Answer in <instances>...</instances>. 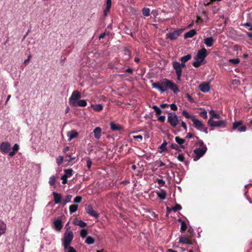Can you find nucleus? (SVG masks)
<instances>
[{
    "mask_svg": "<svg viewBox=\"0 0 252 252\" xmlns=\"http://www.w3.org/2000/svg\"><path fill=\"white\" fill-rule=\"evenodd\" d=\"M193 126L198 130L200 131L204 126L201 120L196 119L195 117L192 121Z\"/></svg>",
    "mask_w": 252,
    "mask_h": 252,
    "instance_id": "9b49d317",
    "label": "nucleus"
},
{
    "mask_svg": "<svg viewBox=\"0 0 252 252\" xmlns=\"http://www.w3.org/2000/svg\"><path fill=\"white\" fill-rule=\"evenodd\" d=\"M78 133L75 130H71L67 132V136L68 137V140L70 141L73 138L77 137Z\"/></svg>",
    "mask_w": 252,
    "mask_h": 252,
    "instance_id": "f3484780",
    "label": "nucleus"
},
{
    "mask_svg": "<svg viewBox=\"0 0 252 252\" xmlns=\"http://www.w3.org/2000/svg\"><path fill=\"white\" fill-rule=\"evenodd\" d=\"M178 160L181 162H184L185 161V157L183 154H180L177 157Z\"/></svg>",
    "mask_w": 252,
    "mask_h": 252,
    "instance_id": "49530a36",
    "label": "nucleus"
},
{
    "mask_svg": "<svg viewBox=\"0 0 252 252\" xmlns=\"http://www.w3.org/2000/svg\"><path fill=\"white\" fill-rule=\"evenodd\" d=\"M237 131L238 132H245L246 130V127L245 126L243 125L241 126H240L238 128H237Z\"/></svg>",
    "mask_w": 252,
    "mask_h": 252,
    "instance_id": "de8ad7c7",
    "label": "nucleus"
},
{
    "mask_svg": "<svg viewBox=\"0 0 252 252\" xmlns=\"http://www.w3.org/2000/svg\"><path fill=\"white\" fill-rule=\"evenodd\" d=\"M92 162L90 158H88L87 160V166L89 169H90Z\"/></svg>",
    "mask_w": 252,
    "mask_h": 252,
    "instance_id": "6e6d98bb",
    "label": "nucleus"
},
{
    "mask_svg": "<svg viewBox=\"0 0 252 252\" xmlns=\"http://www.w3.org/2000/svg\"><path fill=\"white\" fill-rule=\"evenodd\" d=\"M78 209V206L76 205H71L69 206L70 214H72L75 212Z\"/></svg>",
    "mask_w": 252,
    "mask_h": 252,
    "instance_id": "e433bc0d",
    "label": "nucleus"
},
{
    "mask_svg": "<svg viewBox=\"0 0 252 252\" xmlns=\"http://www.w3.org/2000/svg\"><path fill=\"white\" fill-rule=\"evenodd\" d=\"M81 97L80 93L78 91H74L72 92L69 98V103L74 107H85L87 103L86 100L80 99Z\"/></svg>",
    "mask_w": 252,
    "mask_h": 252,
    "instance_id": "f257e3e1",
    "label": "nucleus"
},
{
    "mask_svg": "<svg viewBox=\"0 0 252 252\" xmlns=\"http://www.w3.org/2000/svg\"><path fill=\"white\" fill-rule=\"evenodd\" d=\"M210 118L209 120H214V119H220V114L216 113L214 110H211L209 111Z\"/></svg>",
    "mask_w": 252,
    "mask_h": 252,
    "instance_id": "4be33fe9",
    "label": "nucleus"
},
{
    "mask_svg": "<svg viewBox=\"0 0 252 252\" xmlns=\"http://www.w3.org/2000/svg\"><path fill=\"white\" fill-rule=\"evenodd\" d=\"M182 209V206L179 204H176L174 207L172 208L173 211L174 212H176L177 211L180 210Z\"/></svg>",
    "mask_w": 252,
    "mask_h": 252,
    "instance_id": "a18cd8bd",
    "label": "nucleus"
},
{
    "mask_svg": "<svg viewBox=\"0 0 252 252\" xmlns=\"http://www.w3.org/2000/svg\"><path fill=\"white\" fill-rule=\"evenodd\" d=\"M200 131L204 132L206 134H207L208 133L207 128L205 127L204 126L203 127V128Z\"/></svg>",
    "mask_w": 252,
    "mask_h": 252,
    "instance_id": "338daca9",
    "label": "nucleus"
},
{
    "mask_svg": "<svg viewBox=\"0 0 252 252\" xmlns=\"http://www.w3.org/2000/svg\"><path fill=\"white\" fill-rule=\"evenodd\" d=\"M191 55L189 54H188L185 56H183L181 58L180 61L182 63H186L189 60L191 59Z\"/></svg>",
    "mask_w": 252,
    "mask_h": 252,
    "instance_id": "473e14b6",
    "label": "nucleus"
},
{
    "mask_svg": "<svg viewBox=\"0 0 252 252\" xmlns=\"http://www.w3.org/2000/svg\"><path fill=\"white\" fill-rule=\"evenodd\" d=\"M61 179L62 180V183L63 184H65L67 183V178H66V177H64L63 176H62L61 177Z\"/></svg>",
    "mask_w": 252,
    "mask_h": 252,
    "instance_id": "e2e57ef3",
    "label": "nucleus"
},
{
    "mask_svg": "<svg viewBox=\"0 0 252 252\" xmlns=\"http://www.w3.org/2000/svg\"><path fill=\"white\" fill-rule=\"evenodd\" d=\"M53 195L54 196L55 203L56 204L60 203L62 199L61 194L56 192H53Z\"/></svg>",
    "mask_w": 252,
    "mask_h": 252,
    "instance_id": "412c9836",
    "label": "nucleus"
},
{
    "mask_svg": "<svg viewBox=\"0 0 252 252\" xmlns=\"http://www.w3.org/2000/svg\"><path fill=\"white\" fill-rule=\"evenodd\" d=\"M170 147L173 149L176 150V151H179V152L181 151V150L180 149V147L177 145L171 144L170 145Z\"/></svg>",
    "mask_w": 252,
    "mask_h": 252,
    "instance_id": "3c124183",
    "label": "nucleus"
},
{
    "mask_svg": "<svg viewBox=\"0 0 252 252\" xmlns=\"http://www.w3.org/2000/svg\"><path fill=\"white\" fill-rule=\"evenodd\" d=\"M6 224L3 221L0 220V237L5 233Z\"/></svg>",
    "mask_w": 252,
    "mask_h": 252,
    "instance_id": "aec40b11",
    "label": "nucleus"
},
{
    "mask_svg": "<svg viewBox=\"0 0 252 252\" xmlns=\"http://www.w3.org/2000/svg\"><path fill=\"white\" fill-rule=\"evenodd\" d=\"M85 209L88 214H89L91 216L98 218L99 215L94 210L92 206L91 205H88L86 206Z\"/></svg>",
    "mask_w": 252,
    "mask_h": 252,
    "instance_id": "ddd939ff",
    "label": "nucleus"
},
{
    "mask_svg": "<svg viewBox=\"0 0 252 252\" xmlns=\"http://www.w3.org/2000/svg\"><path fill=\"white\" fill-rule=\"evenodd\" d=\"M65 158L66 160L68 162H70L75 159V158L71 157V156L68 154L65 155Z\"/></svg>",
    "mask_w": 252,
    "mask_h": 252,
    "instance_id": "09e8293b",
    "label": "nucleus"
},
{
    "mask_svg": "<svg viewBox=\"0 0 252 252\" xmlns=\"http://www.w3.org/2000/svg\"><path fill=\"white\" fill-rule=\"evenodd\" d=\"M72 198V195H67L65 197V201L63 203L64 204H65L66 203L69 202L70 201Z\"/></svg>",
    "mask_w": 252,
    "mask_h": 252,
    "instance_id": "864d4df0",
    "label": "nucleus"
},
{
    "mask_svg": "<svg viewBox=\"0 0 252 252\" xmlns=\"http://www.w3.org/2000/svg\"><path fill=\"white\" fill-rule=\"evenodd\" d=\"M11 149V145L8 142H3L0 145V151L3 154H8Z\"/></svg>",
    "mask_w": 252,
    "mask_h": 252,
    "instance_id": "9d476101",
    "label": "nucleus"
},
{
    "mask_svg": "<svg viewBox=\"0 0 252 252\" xmlns=\"http://www.w3.org/2000/svg\"><path fill=\"white\" fill-rule=\"evenodd\" d=\"M91 107L93 108V109L97 112L100 111L103 109V106L101 104H92Z\"/></svg>",
    "mask_w": 252,
    "mask_h": 252,
    "instance_id": "c85d7f7f",
    "label": "nucleus"
},
{
    "mask_svg": "<svg viewBox=\"0 0 252 252\" xmlns=\"http://www.w3.org/2000/svg\"><path fill=\"white\" fill-rule=\"evenodd\" d=\"M125 55L126 56V59L128 60L130 57V53L128 50L125 51Z\"/></svg>",
    "mask_w": 252,
    "mask_h": 252,
    "instance_id": "680f3d73",
    "label": "nucleus"
},
{
    "mask_svg": "<svg viewBox=\"0 0 252 252\" xmlns=\"http://www.w3.org/2000/svg\"><path fill=\"white\" fill-rule=\"evenodd\" d=\"M167 143L165 141H164L161 144V145L158 148V152L160 153H162L163 152L166 151V145Z\"/></svg>",
    "mask_w": 252,
    "mask_h": 252,
    "instance_id": "c756f323",
    "label": "nucleus"
},
{
    "mask_svg": "<svg viewBox=\"0 0 252 252\" xmlns=\"http://www.w3.org/2000/svg\"><path fill=\"white\" fill-rule=\"evenodd\" d=\"M203 109V111H201L199 113V115L203 118L206 119L207 118V116H208L207 112V111L204 109Z\"/></svg>",
    "mask_w": 252,
    "mask_h": 252,
    "instance_id": "79ce46f5",
    "label": "nucleus"
},
{
    "mask_svg": "<svg viewBox=\"0 0 252 252\" xmlns=\"http://www.w3.org/2000/svg\"><path fill=\"white\" fill-rule=\"evenodd\" d=\"M110 127L112 130H118L121 128V126L119 125H117L114 122H111L110 123Z\"/></svg>",
    "mask_w": 252,
    "mask_h": 252,
    "instance_id": "7c9ffc66",
    "label": "nucleus"
},
{
    "mask_svg": "<svg viewBox=\"0 0 252 252\" xmlns=\"http://www.w3.org/2000/svg\"><path fill=\"white\" fill-rule=\"evenodd\" d=\"M208 125L211 127L224 128L226 126L227 122L225 120L222 119L218 121L208 120Z\"/></svg>",
    "mask_w": 252,
    "mask_h": 252,
    "instance_id": "423d86ee",
    "label": "nucleus"
},
{
    "mask_svg": "<svg viewBox=\"0 0 252 252\" xmlns=\"http://www.w3.org/2000/svg\"><path fill=\"white\" fill-rule=\"evenodd\" d=\"M173 67L175 70L178 81H181L182 74V68L186 67L185 63H180L178 62L174 61L172 63Z\"/></svg>",
    "mask_w": 252,
    "mask_h": 252,
    "instance_id": "20e7f679",
    "label": "nucleus"
},
{
    "mask_svg": "<svg viewBox=\"0 0 252 252\" xmlns=\"http://www.w3.org/2000/svg\"><path fill=\"white\" fill-rule=\"evenodd\" d=\"M157 182L160 187H162L165 184V181H163L162 179H158Z\"/></svg>",
    "mask_w": 252,
    "mask_h": 252,
    "instance_id": "603ef678",
    "label": "nucleus"
},
{
    "mask_svg": "<svg viewBox=\"0 0 252 252\" xmlns=\"http://www.w3.org/2000/svg\"><path fill=\"white\" fill-rule=\"evenodd\" d=\"M175 140L179 145H180L181 148H185L186 146L183 145L185 142L184 139L176 136L175 138Z\"/></svg>",
    "mask_w": 252,
    "mask_h": 252,
    "instance_id": "393cba45",
    "label": "nucleus"
},
{
    "mask_svg": "<svg viewBox=\"0 0 252 252\" xmlns=\"http://www.w3.org/2000/svg\"><path fill=\"white\" fill-rule=\"evenodd\" d=\"M207 150L206 146H203L202 148H196L193 150V159L196 161L199 160L201 157H202L206 153Z\"/></svg>",
    "mask_w": 252,
    "mask_h": 252,
    "instance_id": "0eeeda50",
    "label": "nucleus"
},
{
    "mask_svg": "<svg viewBox=\"0 0 252 252\" xmlns=\"http://www.w3.org/2000/svg\"><path fill=\"white\" fill-rule=\"evenodd\" d=\"M162 85L165 86V89L166 90L167 88L170 89L175 94L180 92V90L177 85L174 83L167 79H163L162 80Z\"/></svg>",
    "mask_w": 252,
    "mask_h": 252,
    "instance_id": "39448f33",
    "label": "nucleus"
},
{
    "mask_svg": "<svg viewBox=\"0 0 252 252\" xmlns=\"http://www.w3.org/2000/svg\"><path fill=\"white\" fill-rule=\"evenodd\" d=\"M88 234V232L87 229H82L80 231V236L82 238H85L86 237H87V236Z\"/></svg>",
    "mask_w": 252,
    "mask_h": 252,
    "instance_id": "4c0bfd02",
    "label": "nucleus"
},
{
    "mask_svg": "<svg viewBox=\"0 0 252 252\" xmlns=\"http://www.w3.org/2000/svg\"><path fill=\"white\" fill-rule=\"evenodd\" d=\"M73 171L72 169H65L64 170V174L63 175L66 178L71 177L73 175Z\"/></svg>",
    "mask_w": 252,
    "mask_h": 252,
    "instance_id": "b1692460",
    "label": "nucleus"
},
{
    "mask_svg": "<svg viewBox=\"0 0 252 252\" xmlns=\"http://www.w3.org/2000/svg\"><path fill=\"white\" fill-rule=\"evenodd\" d=\"M182 114L184 115L187 119H189L190 118L191 120L192 121L193 119L195 118V115H190L187 111L186 110H184L182 111Z\"/></svg>",
    "mask_w": 252,
    "mask_h": 252,
    "instance_id": "2f4dec72",
    "label": "nucleus"
},
{
    "mask_svg": "<svg viewBox=\"0 0 252 252\" xmlns=\"http://www.w3.org/2000/svg\"><path fill=\"white\" fill-rule=\"evenodd\" d=\"M243 126L242 121H237L235 122L233 124L232 129L236 130L240 126Z\"/></svg>",
    "mask_w": 252,
    "mask_h": 252,
    "instance_id": "72a5a7b5",
    "label": "nucleus"
},
{
    "mask_svg": "<svg viewBox=\"0 0 252 252\" xmlns=\"http://www.w3.org/2000/svg\"><path fill=\"white\" fill-rule=\"evenodd\" d=\"M196 34V32L195 30H191L189 32H186L184 34L185 38H191Z\"/></svg>",
    "mask_w": 252,
    "mask_h": 252,
    "instance_id": "5701e85b",
    "label": "nucleus"
},
{
    "mask_svg": "<svg viewBox=\"0 0 252 252\" xmlns=\"http://www.w3.org/2000/svg\"><path fill=\"white\" fill-rule=\"evenodd\" d=\"M73 233L69 228H67L65 231L63 238L62 240V245L65 250L70 248V245L73 239Z\"/></svg>",
    "mask_w": 252,
    "mask_h": 252,
    "instance_id": "f03ea898",
    "label": "nucleus"
},
{
    "mask_svg": "<svg viewBox=\"0 0 252 252\" xmlns=\"http://www.w3.org/2000/svg\"><path fill=\"white\" fill-rule=\"evenodd\" d=\"M152 86L154 88L158 89L161 93H163L166 91V89H165V86L162 85V81L161 83L158 82L153 83Z\"/></svg>",
    "mask_w": 252,
    "mask_h": 252,
    "instance_id": "f8f14e48",
    "label": "nucleus"
},
{
    "mask_svg": "<svg viewBox=\"0 0 252 252\" xmlns=\"http://www.w3.org/2000/svg\"><path fill=\"white\" fill-rule=\"evenodd\" d=\"M85 242L87 244L91 245L94 243V240L93 237L89 236L87 237Z\"/></svg>",
    "mask_w": 252,
    "mask_h": 252,
    "instance_id": "c9c22d12",
    "label": "nucleus"
},
{
    "mask_svg": "<svg viewBox=\"0 0 252 252\" xmlns=\"http://www.w3.org/2000/svg\"><path fill=\"white\" fill-rule=\"evenodd\" d=\"M154 164L157 167H160L165 165V164L160 159L155 161Z\"/></svg>",
    "mask_w": 252,
    "mask_h": 252,
    "instance_id": "58836bf2",
    "label": "nucleus"
},
{
    "mask_svg": "<svg viewBox=\"0 0 252 252\" xmlns=\"http://www.w3.org/2000/svg\"><path fill=\"white\" fill-rule=\"evenodd\" d=\"M53 224L54 228L57 231L60 230L63 227L62 220L59 219L55 220L54 221Z\"/></svg>",
    "mask_w": 252,
    "mask_h": 252,
    "instance_id": "dca6fc26",
    "label": "nucleus"
},
{
    "mask_svg": "<svg viewBox=\"0 0 252 252\" xmlns=\"http://www.w3.org/2000/svg\"><path fill=\"white\" fill-rule=\"evenodd\" d=\"M152 108L155 110V112L157 115L159 116L162 112L161 110L156 105H153L152 106Z\"/></svg>",
    "mask_w": 252,
    "mask_h": 252,
    "instance_id": "ea45409f",
    "label": "nucleus"
},
{
    "mask_svg": "<svg viewBox=\"0 0 252 252\" xmlns=\"http://www.w3.org/2000/svg\"><path fill=\"white\" fill-rule=\"evenodd\" d=\"M171 110L176 111L177 110V106L175 103H172L170 105Z\"/></svg>",
    "mask_w": 252,
    "mask_h": 252,
    "instance_id": "13d9d810",
    "label": "nucleus"
},
{
    "mask_svg": "<svg viewBox=\"0 0 252 252\" xmlns=\"http://www.w3.org/2000/svg\"><path fill=\"white\" fill-rule=\"evenodd\" d=\"M82 200V197L81 196H76L73 200V202L74 203H80Z\"/></svg>",
    "mask_w": 252,
    "mask_h": 252,
    "instance_id": "8fccbe9b",
    "label": "nucleus"
},
{
    "mask_svg": "<svg viewBox=\"0 0 252 252\" xmlns=\"http://www.w3.org/2000/svg\"><path fill=\"white\" fill-rule=\"evenodd\" d=\"M158 120L161 122H164L165 120V117L164 116H159L158 117Z\"/></svg>",
    "mask_w": 252,
    "mask_h": 252,
    "instance_id": "bf43d9fd",
    "label": "nucleus"
},
{
    "mask_svg": "<svg viewBox=\"0 0 252 252\" xmlns=\"http://www.w3.org/2000/svg\"><path fill=\"white\" fill-rule=\"evenodd\" d=\"M74 223L75 225L79 226L81 227H84L87 225V223L85 222L77 219L74 220Z\"/></svg>",
    "mask_w": 252,
    "mask_h": 252,
    "instance_id": "cd10ccee",
    "label": "nucleus"
},
{
    "mask_svg": "<svg viewBox=\"0 0 252 252\" xmlns=\"http://www.w3.org/2000/svg\"><path fill=\"white\" fill-rule=\"evenodd\" d=\"M142 13L146 17H148L150 14V10L149 8L144 7L142 9Z\"/></svg>",
    "mask_w": 252,
    "mask_h": 252,
    "instance_id": "f704fd0d",
    "label": "nucleus"
},
{
    "mask_svg": "<svg viewBox=\"0 0 252 252\" xmlns=\"http://www.w3.org/2000/svg\"><path fill=\"white\" fill-rule=\"evenodd\" d=\"M158 197L160 199L164 200L166 197V192L163 189H160L159 191H157Z\"/></svg>",
    "mask_w": 252,
    "mask_h": 252,
    "instance_id": "a211bd4d",
    "label": "nucleus"
},
{
    "mask_svg": "<svg viewBox=\"0 0 252 252\" xmlns=\"http://www.w3.org/2000/svg\"><path fill=\"white\" fill-rule=\"evenodd\" d=\"M207 54V50L205 48L199 50L195 57L196 61L192 63L193 66L195 67H198L201 65Z\"/></svg>",
    "mask_w": 252,
    "mask_h": 252,
    "instance_id": "7ed1b4c3",
    "label": "nucleus"
},
{
    "mask_svg": "<svg viewBox=\"0 0 252 252\" xmlns=\"http://www.w3.org/2000/svg\"><path fill=\"white\" fill-rule=\"evenodd\" d=\"M183 30L180 29L179 30L174 31L173 32L167 33L166 38H168L171 40H174L177 39L178 37L181 34Z\"/></svg>",
    "mask_w": 252,
    "mask_h": 252,
    "instance_id": "1a4fd4ad",
    "label": "nucleus"
},
{
    "mask_svg": "<svg viewBox=\"0 0 252 252\" xmlns=\"http://www.w3.org/2000/svg\"><path fill=\"white\" fill-rule=\"evenodd\" d=\"M133 139H139V141H140L142 140L143 139V137L142 135H136V136H133Z\"/></svg>",
    "mask_w": 252,
    "mask_h": 252,
    "instance_id": "0e129e2a",
    "label": "nucleus"
},
{
    "mask_svg": "<svg viewBox=\"0 0 252 252\" xmlns=\"http://www.w3.org/2000/svg\"><path fill=\"white\" fill-rule=\"evenodd\" d=\"M167 122L172 127H175L179 124V120L178 117L175 113L170 112L168 113Z\"/></svg>",
    "mask_w": 252,
    "mask_h": 252,
    "instance_id": "6e6552de",
    "label": "nucleus"
},
{
    "mask_svg": "<svg viewBox=\"0 0 252 252\" xmlns=\"http://www.w3.org/2000/svg\"><path fill=\"white\" fill-rule=\"evenodd\" d=\"M67 250H68L67 252H77L75 249L73 247L67 248Z\"/></svg>",
    "mask_w": 252,
    "mask_h": 252,
    "instance_id": "774afa93",
    "label": "nucleus"
},
{
    "mask_svg": "<svg viewBox=\"0 0 252 252\" xmlns=\"http://www.w3.org/2000/svg\"><path fill=\"white\" fill-rule=\"evenodd\" d=\"M197 144L198 146L202 147V148H203V146H206L205 145H204V142L202 140H199Z\"/></svg>",
    "mask_w": 252,
    "mask_h": 252,
    "instance_id": "052dcab7",
    "label": "nucleus"
},
{
    "mask_svg": "<svg viewBox=\"0 0 252 252\" xmlns=\"http://www.w3.org/2000/svg\"><path fill=\"white\" fill-rule=\"evenodd\" d=\"M239 59H233L229 60V62L233 63L234 64H237L239 62Z\"/></svg>",
    "mask_w": 252,
    "mask_h": 252,
    "instance_id": "5fc2aeb1",
    "label": "nucleus"
},
{
    "mask_svg": "<svg viewBox=\"0 0 252 252\" xmlns=\"http://www.w3.org/2000/svg\"><path fill=\"white\" fill-rule=\"evenodd\" d=\"M199 90L203 93H207L210 90V87L209 82H203L199 86Z\"/></svg>",
    "mask_w": 252,
    "mask_h": 252,
    "instance_id": "4468645a",
    "label": "nucleus"
},
{
    "mask_svg": "<svg viewBox=\"0 0 252 252\" xmlns=\"http://www.w3.org/2000/svg\"><path fill=\"white\" fill-rule=\"evenodd\" d=\"M111 1H106V5L105 9L104 10L103 13V15L105 17L107 16V13L110 10V9L112 5Z\"/></svg>",
    "mask_w": 252,
    "mask_h": 252,
    "instance_id": "a878e982",
    "label": "nucleus"
},
{
    "mask_svg": "<svg viewBox=\"0 0 252 252\" xmlns=\"http://www.w3.org/2000/svg\"><path fill=\"white\" fill-rule=\"evenodd\" d=\"M63 156H59L56 159L57 164L58 165H61L63 163Z\"/></svg>",
    "mask_w": 252,
    "mask_h": 252,
    "instance_id": "37998d69",
    "label": "nucleus"
},
{
    "mask_svg": "<svg viewBox=\"0 0 252 252\" xmlns=\"http://www.w3.org/2000/svg\"><path fill=\"white\" fill-rule=\"evenodd\" d=\"M56 181V177L54 175L50 177L49 181V183L51 186H53L55 184Z\"/></svg>",
    "mask_w": 252,
    "mask_h": 252,
    "instance_id": "c03bdc74",
    "label": "nucleus"
},
{
    "mask_svg": "<svg viewBox=\"0 0 252 252\" xmlns=\"http://www.w3.org/2000/svg\"><path fill=\"white\" fill-rule=\"evenodd\" d=\"M179 221L181 222V231H185L187 228V225L186 223L184 221H181L180 219L179 220Z\"/></svg>",
    "mask_w": 252,
    "mask_h": 252,
    "instance_id": "a19ab883",
    "label": "nucleus"
},
{
    "mask_svg": "<svg viewBox=\"0 0 252 252\" xmlns=\"http://www.w3.org/2000/svg\"><path fill=\"white\" fill-rule=\"evenodd\" d=\"M215 40L212 37H206L204 39V43L208 47H212Z\"/></svg>",
    "mask_w": 252,
    "mask_h": 252,
    "instance_id": "2eb2a0df",
    "label": "nucleus"
},
{
    "mask_svg": "<svg viewBox=\"0 0 252 252\" xmlns=\"http://www.w3.org/2000/svg\"><path fill=\"white\" fill-rule=\"evenodd\" d=\"M19 146L17 144H15L12 147V150L15 152H17L19 150Z\"/></svg>",
    "mask_w": 252,
    "mask_h": 252,
    "instance_id": "4d7b16f0",
    "label": "nucleus"
},
{
    "mask_svg": "<svg viewBox=\"0 0 252 252\" xmlns=\"http://www.w3.org/2000/svg\"><path fill=\"white\" fill-rule=\"evenodd\" d=\"M179 242L184 244H192L191 241L185 236L180 237Z\"/></svg>",
    "mask_w": 252,
    "mask_h": 252,
    "instance_id": "bb28decb",
    "label": "nucleus"
},
{
    "mask_svg": "<svg viewBox=\"0 0 252 252\" xmlns=\"http://www.w3.org/2000/svg\"><path fill=\"white\" fill-rule=\"evenodd\" d=\"M182 126L183 127V128L186 131L187 130V126L185 122L182 121L181 123Z\"/></svg>",
    "mask_w": 252,
    "mask_h": 252,
    "instance_id": "69168bd1",
    "label": "nucleus"
},
{
    "mask_svg": "<svg viewBox=\"0 0 252 252\" xmlns=\"http://www.w3.org/2000/svg\"><path fill=\"white\" fill-rule=\"evenodd\" d=\"M94 133L95 138L96 139H99L101 136L102 133V130L101 128L99 127H96L95 128L94 130Z\"/></svg>",
    "mask_w": 252,
    "mask_h": 252,
    "instance_id": "6ab92c4d",
    "label": "nucleus"
}]
</instances>
